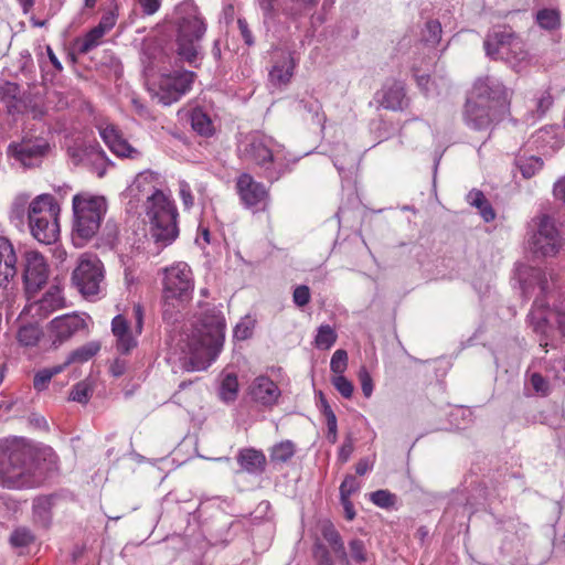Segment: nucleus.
Instances as JSON below:
<instances>
[{"label":"nucleus","mask_w":565,"mask_h":565,"mask_svg":"<svg viewBox=\"0 0 565 565\" xmlns=\"http://www.w3.org/2000/svg\"><path fill=\"white\" fill-rule=\"evenodd\" d=\"M54 456L52 448L36 449L25 439H0V484L11 489L34 487L41 478L40 459Z\"/></svg>","instance_id":"f257e3e1"},{"label":"nucleus","mask_w":565,"mask_h":565,"mask_svg":"<svg viewBox=\"0 0 565 565\" xmlns=\"http://www.w3.org/2000/svg\"><path fill=\"white\" fill-rule=\"evenodd\" d=\"M225 318L215 307L206 309L182 339L192 370H205L217 358L224 342Z\"/></svg>","instance_id":"f03ea898"},{"label":"nucleus","mask_w":565,"mask_h":565,"mask_svg":"<svg viewBox=\"0 0 565 565\" xmlns=\"http://www.w3.org/2000/svg\"><path fill=\"white\" fill-rule=\"evenodd\" d=\"M237 151L242 160L260 168L270 182L289 171L284 146L258 131L246 135L238 143Z\"/></svg>","instance_id":"7ed1b4c3"},{"label":"nucleus","mask_w":565,"mask_h":565,"mask_svg":"<svg viewBox=\"0 0 565 565\" xmlns=\"http://www.w3.org/2000/svg\"><path fill=\"white\" fill-rule=\"evenodd\" d=\"M177 45L178 54L189 63L199 56L200 42L204 38L207 24L199 7L192 0H185L178 7Z\"/></svg>","instance_id":"20e7f679"},{"label":"nucleus","mask_w":565,"mask_h":565,"mask_svg":"<svg viewBox=\"0 0 565 565\" xmlns=\"http://www.w3.org/2000/svg\"><path fill=\"white\" fill-rule=\"evenodd\" d=\"M72 203L74 212L72 239L75 246L83 247L99 231L107 212V202L104 196L78 193L73 196Z\"/></svg>","instance_id":"39448f33"},{"label":"nucleus","mask_w":565,"mask_h":565,"mask_svg":"<svg viewBox=\"0 0 565 565\" xmlns=\"http://www.w3.org/2000/svg\"><path fill=\"white\" fill-rule=\"evenodd\" d=\"M143 206L154 242L162 247L172 244L179 235L174 202L162 191H154L147 196Z\"/></svg>","instance_id":"423d86ee"},{"label":"nucleus","mask_w":565,"mask_h":565,"mask_svg":"<svg viewBox=\"0 0 565 565\" xmlns=\"http://www.w3.org/2000/svg\"><path fill=\"white\" fill-rule=\"evenodd\" d=\"M60 211L58 203L51 194H40L29 203V227L39 243L50 245L57 241Z\"/></svg>","instance_id":"0eeeda50"},{"label":"nucleus","mask_w":565,"mask_h":565,"mask_svg":"<svg viewBox=\"0 0 565 565\" xmlns=\"http://www.w3.org/2000/svg\"><path fill=\"white\" fill-rule=\"evenodd\" d=\"M194 288L193 275L186 263H177L164 269L163 278V316L169 308L178 309L191 299Z\"/></svg>","instance_id":"6e6552de"},{"label":"nucleus","mask_w":565,"mask_h":565,"mask_svg":"<svg viewBox=\"0 0 565 565\" xmlns=\"http://www.w3.org/2000/svg\"><path fill=\"white\" fill-rule=\"evenodd\" d=\"M487 56L501 60L512 67L518 66L526 58V51L522 40L510 29L491 30L483 42Z\"/></svg>","instance_id":"1a4fd4ad"},{"label":"nucleus","mask_w":565,"mask_h":565,"mask_svg":"<svg viewBox=\"0 0 565 565\" xmlns=\"http://www.w3.org/2000/svg\"><path fill=\"white\" fill-rule=\"evenodd\" d=\"M535 231L527 241L529 249L536 257L555 256L563 246V241L554 221L547 215L534 220Z\"/></svg>","instance_id":"9d476101"},{"label":"nucleus","mask_w":565,"mask_h":565,"mask_svg":"<svg viewBox=\"0 0 565 565\" xmlns=\"http://www.w3.org/2000/svg\"><path fill=\"white\" fill-rule=\"evenodd\" d=\"M17 260L12 243L7 237L0 236V307L10 308L15 300Z\"/></svg>","instance_id":"9b49d317"},{"label":"nucleus","mask_w":565,"mask_h":565,"mask_svg":"<svg viewBox=\"0 0 565 565\" xmlns=\"http://www.w3.org/2000/svg\"><path fill=\"white\" fill-rule=\"evenodd\" d=\"M105 270L103 263L94 255H84L73 271V282L85 297L100 294L104 286Z\"/></svg>","instance_id":"f8f14e48"},{"label":"nucleus","mask_w":565,"mask_h":565,"mask_svg":"<svg viewBox=\"0 0 565 565\" xmlns=\"http://www.w3.org/2000/svg\"><path fill=\"white\" fill-rule=\"evenodd\" d=\"M134 322H129L122 315H117L111 321V332L116 339V350L128 354L138 344V337L143 328V309L136 303L132 308Z\"/></svg>","instance_id":"ddd939ff"},{"label":"nucleus","mask_w":565,"mask_h":565,"mask_svg":"<svg viewBox=\"0 0 565 565\" xmlns=\"http://www.w3.org/2000/svg\"><path fill=\"white\" fill-rule=\"evenodd\" d=\"M512 90L503 83L492 76L480 77L476 81L472 88V97L486 103L488 106L499 113L509 111Z\"/></svg>","instance_id":"4468645a"},{"label":"nucleus","mask_w":565,"mask_h":565,"mask_svg":"<svg viewBox=\"0 0 565 565\" xmlns=\"http://www.w3.org/2000/svg\"><path fill=\"white\" fill-rule=\"evenodd\" d=\"M50 267L45 257L38 250L23 254L22 279L26 299H31L46 285Z\"/></svg>","instance_id":"2eb2a0df"},{"label":"nucleus","mask_w":565,"mask_h":565,"mask_svg":"<svg viewBox=\"0 0 565 565\" xmlns=\"http://www.w3.org/2000/svg\"><path fill=\"white\" fill-rule=\"evenodd\" d=\"M193 81L194 73L190 71L162 74L153 88L154 96L159 103L169 106L190 90Z\"/></svg>","instance_id":"dca6fc26"},{"label":"nucleus","mask_w":565,"mask_h":565,"mask_svg":"<svg viewBox=\"0 0 565 565\" xmlns=\"http://www.w3.org/2000/svg\"><path fill=\"white\" fill-rule=\"evenodd\" d=\"M49 151L44 139H22L8 146L7 154L23 168L39 166Z\"/></svg>","instance_id":"f3484780"},{"label":"nucleus","mask_w":565,"mask_h":565,"mask_svg":"<svg viewBox=\"0 0 565 565\" xmlns=\"http://www.w3.org/2000/svg\"><path fill=\"white\" fill-rule=\"evenodd\" d=\"M236 190L241 201L247 209L266 211L270 196L266 186L257 182L250 174L243 173L236 180Z\"/></svg>","instance_id":"a211bd4d"},{"label":"nucleus","mask_w":565,"mask_h":565,"mask_svg":"<svg viewBox=\"0 0 565 565\" xmlns=\"http://www.w3.org/2000/svg\"><path fill=\"white\" fill-rule=\"evenodd\" d=\"M65 299L62 295V289L53 285L42 295L41 298L35 299V296L24 307V312L34 319H44L52 312L64 308Z\"/></svg>","instance_id":"6ab92c4d"},{"label":"nucleus","mask_w":565,"mask_h":565,"mask_svg":"<svg viewBox=\"0 0 565 565\" xmlns=\"http://www.w3.org/2000/svg\"><path fill=\"white\" fill-rule=\"evenodd\" d=\"M504 114L494 110L486 103L471 97L466 104L465 119L468 126L477 130L489 128L493 121L499 120Z\"/></svg>","instance_id":"aec40b11"},{"label":"nucleus","mask_w":565,"mask_h":565,"mask_svg":"<svg viewBox=\"0 0 565 565\" xmlns=\"http://www.w3.org/2000/svg\"><path fill=\"white\" fill-rule=\"evenodd\" d=\"M68 154L75 164L90 166L99 178L105 174L107 158L97 142L88 143L85 147L70 148Z\"/></svg>","instance_id":"412c9836"},{"label":"nucleus","mask_w":565,"mask_h":565,"mask_svg":"<svg viewBox=\"0 0 565 565\" xmlns=\"http://www.w3.org/2000/svg\"><path fill=\"white\" fill-rule=\"evenodd\" d=\"M49 328L53 338V344H61L84 329L85 320L76 313L63 315L54 318L50 322Z\"/></svg>","instance_id":"4be33fe9"},{"label":"nucleus","mask_w":565,"mask_h":565,"mask_svg":"<svg viewBox=\"0 0 565 565\" xmlns=\"http://www.w3.org/2000/svg\"><path fill=\"white\" fill-rule=\"evenodd\" d=\"M99 134L110 151L116 156L129 159H138L141 156L138 149L134 148L122 138L120 131L115 126L107 125L99 129Z\"/></svg>","instance_id":"5701e85b"},{"label":"nucleus","mask_w":565,"mask_h":565,"mask_svg":"<svg viewBox=\"0 0 565 565\" xmlns=\"http://www.w3.org/2000/svg\"><path fill=\"white\" fill-rule=\"evenodd\" d=\"M249 395L255 402L264 406H271L277 403L280 390L268 376L260 375L250 384Z\"/></svg>","instance_id":"b1692460"},{"label":"nucleus","mask_w":565,"mask_h":565,"mask_svg":"<svg viewBox=\"0 0 565 565\" xmlns=\"http://www.w3.org/2000/svg\"><path fill=\"white\" fill-rule=\"evenodd\" d=\"M0 102L9 114L22 113L26 107L24 92L19 84L9 81L0 82Z\"/></svg>","instance_id":"393cba45"},{"label":"nucleus","mask_w":565,"mask_h":565,"mask_svg":"<svg viewBox=\"0 0 565 565\" xmlns=\"http://www.w3.org/2000/svg\"><path fill=\"white\" fill-rule=\"evenodd\" d=\"M377 102L386 109H402L405 103V90L401 82L386 84L377 93Z\"/></svg>","instance_id":"a878e982"},{"label":"nucleus","mask_w":565,"mask_h":565,"mask_svg":"<svg viewBox=\"0 0 565 565\" xmlns=\"http://www.w3.org/2000/svg\"><path fill=\"white\" fill-rule=\"evenodd\" d=\"M534 309L530 312L529 318L533 329L537 333H546L547 323L551 317H554L561 332L565 335V312L545 311L539 308V300L534 302Z\"/></svg>","instance_id":"bb28decb"},{"label":"nucleus","mask_w":565,"mask_h":565,"mask_svg":"<svg viewBox=\"0 0 565 565\" xmlns=\"http://www.w3.org/2000/svg\"><path fill=\"white\" fill-rule=\"evenodd\" d=\"M54 498L52 495H41L33 500L32 518L35 525L49 530L52 524V510Z\"/></svg>","instance_id":"cd10ccee"},{"label":"nucleus","mask_w":565,"mask_h":565,"mask_svg":"<svg viewBox=\"0 0 565 565\" xmlns=\"http://www.w3.org/2000/svg\"><path fill=\"white\" fill-rule=\"evenodd\" d=\"M157 185L158 174L147 170L137 174L128 190L130 194L137 199H139V196L147 198L148 195L153 194L154 191H161Z\"/></svg>","instance_id":"c85d7f7f"},{"label":"nucleus","mask_w":565,"mask_h":565,"mask_svg":"<svg viewBox=\"0 0 565 565\" xmlns=\"http://www.w3.org/2000/svg\"><path fill=\"white\" fill-rule=\"evenodd\" d=\"M237 462L248 473H260L265 470L266 457L260 450L245 448L239 450Z\"/></svg>","instance_id":"c756f323"},{"label":"nucleus","mask_w":565,"mask_h":565,"mask_svg":"<svg viewBox=\"0 0 565 565\" xmlns=\"http://www.w3.org/2000/svg\"><path fill=\"white\" fill-rule=\"evenodd\" d=\"M295 68V61L290 54L282 55L281 60L277 61L269 72V81L275 86H281L289 83L292 77Z\"/></svg>","instance_id":"7c9ffc66"},{"label":"nucleus","mask_w":565,"mask_h":565,"mask_svg":"<svg viewBox=\"0 0 565 565\" xmlns=\"http://www.w3.org/2000/svg\"><path fill=\"white\" fill-rule=\"evenodd\" d=\"M324 540L331 545L333 552L342 559L343 565H349V558L339 532L332 524H326L322 527Z\"/></svg>","instance_id":"2f4dec72"},{"label":"nucleus","mask_w":565,"mask_h":565,"mask_svg":"<svg viewBox=\"0 0 565 565\" xmlns=\"http://www.w3.org/2000/svg\"><path fill=\"white\" fill-rule=\"evenodd\" d=\"M467 201L469 204L479 210L480 215L486 222H491L494 220L495 213L481 191L471 190L467 195Z\"/></svg>","instance_id":"473e14b6"},{"label":"nucleus","mask_w":565,"mask_h":565,"mask_svg":"<svg viewBox=\"0 0 565 565\" xmlns=\"http://www.w3.org/2000/svg\"><path fill=\"white\" fill-rule=\"evenodd\" d=\"M106 33L99 28L94 26L82 39L76 40L77 51L81 54H87L102 43Z\"/></svg>","instance_id":"72a5a7b5"},{"label":"nucleus","mask_w":565,"mask_h":565,"mask_svg":"<svg viewBox=\"0 0 565 565\" xmlns=\"http://www.w3.org/2000/svg\"><path fill=\"white\" fill-rule=\"evenodd\" d=\"M100 350V344L96 341L88 342L76 350H74L63 363L66 367L73 362L84 363L92 359Z\"/></svg>","instance_id":"f704fd0d"},{"label":"nucleus","mask_w":565,"mask_h":565,"mask_svg":"<svg viewBox=\"0 0 565 565\" xmlns=\"http://www.w3.org/2000/svg\"><path fill=\"white\" fill-rule=\"evenodd\" d=\"M543 160L540 157L520 156L515 159V166L524 179H530L543 168Z\"/></svg>","instance_id":"c9c22d12"},{"label":"nucleus","mask_w":565,"mask_h":565,"mask_svg":"<svg viewBox=\"0 0 565 565\" xmlns=\"http://www.w3.org/2000/svg\"><path fill=\"white\" fill-rule=\"evenodd\" d=\"M238 394V380L235 373H227L223 376L220 385V398L226 403L234 402Z\"/></svg>","instance_id":"e433bc0d"},{"label":"nucleus","mask_w":565,"mask_h":565,"mask_svg":"<svg viewBox=\"0 0 565 565\" xmlns=\"http://www.w3.org/2000/svg\"><path fill=\"white\" fill-rule=\"evenodd\" d=\"M191 126L201 136H212L214 126L211 118L201 109H194L191 114Z\"/></svg>","instance_id":"4c0bfd02"},{"label":"nucleus","mask_w":565,"mask_h":565,"mask_svg":"<svg viewBox=\"0 0 565 565\" xmlns=\"http://www.w3.org/2000/svg\"><path fill=\"white\" fill-rule=\"evenodd\" d=\"M536 22L545 30H556L561 25L559 12L556 9H542L536 13Z\"/></svg>","instance_id":"58836bf2"},{"label":"nucleus","mask_w":565,"mask_h":565,"mask_svg":"<svg viewBox=\"0 0 565 565\" xmlns=\"http://www.w3.org/2000/svg\"><path fill=\"white\" fill-rule=\"evenodd\" d=\"M64 369H65V366L63 364H61V365H55L52 367H45L43 370H40L34 375V379H33L34 390H36L38 392L44 391L47 387L49 383L51 382L52 377L55 376L56 374L61 373Z\"/></svg>","instance_id":"ea45409f"},{"label":"nucleus","mask_w":565,"mask_h":565,"mask_svg":"<svg viewBox=\"0 0 565 565\" xmlns=\"http://www.w3.org/2000/svg\"><path fill=\"white\" fill-rule=\"evenodd\" d=\"M295 455V445L290 440L281 441L275 445L270 450V460L273 462L284 463Z\"/></svg>","instance_id":"a19ab883"},{"label":"nucleus","mask_w":565,"mask_h":565,"mask_svg":"<svg viewBox=\"0 0 565 565\" xmlns=\"http://www.w3.org/2000/svg\"><path fill=\"white\" fill-rule=\"evenodd\" d=\"M337 333L329 324H322L318 328L315 338V344L318 349L329 350L337 341Z\"/></svg>","instance_id":"79ce46f5"},{"label":"nucleus","mask_w":565,"mask_h":565,"mask_svg":"<svg viewBox=\"0 0 565 565\" xmlns=\"http://www.w3.org/2000/svg\"><path fill=\"white\" fill-rule=\"evenodd\" d=\"M301 109H303L308 115H310L312 121L319 125L321 128L324 127L326 116L322 111V105L318 99H302L299 103Z\"/></svg>","instance_id":"37998d69"},{"label":"nucleus","mask_w":565,"mask_h":565,"mask_svg":"<svg viewBox=\"0 0 565 565\" xmlns=\"http://www.w3.org/2000/svg\"><path fill=\"white\" fill-rule=\"evenodd\" d=\"M28 200L24 196L17 198L10 210V221L17 227L24 225L25 215L28 216Z\"/></svg>","instance_id":"c03bdc74"},{"label":"nucleus","mask_w":565,"mask_h":565,"mask_svg":"<svg viewBox=\"0 0 565 565\" xmlns=\"http://www.w3.org/2000/svg\"><path fill=\"white\" fill-rule=\"evenodd\" d=\"M41 338V330L39 327L29 324L23 326L18 331V341L24 347H34Z\"/></svg>","instance_id":"a18cd8bd"},{"label":"nucleus","mask_w":565,"mask_h":565,"mask_svg":"<svg viewBox=\"0 0 565 565\" xmlns=\"http://www.w3.org/2000/svg\"><path fill=\"white\" fill-rule=\"evenodd\" d=\"M370 500L379 508L393 509L396 505L397 497L388 490H376L370 494Z\"/></svg>","instance_id":"49530a36"},{"label":"nucleus","mask_w":565,"mask_h":565,"mask_svg":"<svg viewBox=\"0 0 565 565\" xmlns=\"http://www.w3.org/2000/svg\"><path fill=\"white\" fill-rule=\"evenodd\" d=\"M441 32L440 22L437 20H429L426 22L425 29L423 30V40L430 45H436L441 39Z\"/></svg>","instance_id":"de8ad7c7"},{"label":"nucleus","mask_w":565,"mask_h":565,"mask_svg":"<svg viewBox=\"0 0 565 565\" xmlns=\"http://www.w3.org/2000/svg\"><path fill=\"white\" fill-rule=\"evenodd\" d=\"M35 540L33 533L28 527L15 529L11 536L10 542L15 547H24L33 543Z\"/></svg>","instance_id":"09e8293b"},{"label":"nucleus","mask_w":565,"mask_h":565,"mask_svg":"<svg viewBox=\"0 0 565 565\" xmlns=\"http://www.w3.org/2000/svg\"><path fill=\"white\" fill-rule=\"evenodd\" d=\"M348 366V353L345 350L338 349L330 361V369L335 375L344 373Z\"/></svg>","instance_id":"8fccbe9b"},{"label":"nucleus","mask_w":565,"mask_h":565,"mask_svg":"<svg viewBox=\"0 0 565 565\" xmlns=\"http://www.w3.org/2000/svg\"><path fill=\"white\" fill-rule=\"evenodd\" d=\"M352 558L358 563H365L370 559L365 544L361 540H352L349 543Z\"/></svg>","instance_id":"3c124183"},{"label":"nucleus","mask_w":565,"mask_h":565,"mask_svg":"<svg viewBox=\"0 0 565 565\" xmlns=\"http://www.w3.org/2000/svg\"><path fill=\"white\" fill-rule=\"evenodd\" d=\"M332 384L335 390L344 397L351 398L353 395L354 386L350 380H348L343 374L335 375L332 379Z\"/></svg>","instance_id":"603ef678"},{"label":"nucleus","mask_w":565,"mask_h":565,"mask_svg":"<svg viewBox=\"0 0 565 565\" xmlns=\"http://www.w3.org/2000/svg\"><path fill=\"white\" fill-rule=\"evenodd\" d=\"M360 489V482L352 475L345 476L340 486V498H350Z\"/></svg>","instance_id":"864d4df0"},{"label":"nucleus","mask_w":565,"mask_h":565,"mask_svg":"<svg viewBox=\"0 0 565 565\" xmlns=\"http://www.w3.org/2000/svg\"><path fill=\"white\" fill-rule=\"evenodd\" d=\"M90 396V390L86 383H77L70 394V399L86 404Z\"/></svg>","instance_id":"5fc2aeb1"},{"label":"nucleus","mask_w":565,"mask_h":565,"mask_svg":"<svg viewBox=\"0 0 565 565\" xmlns=\"http://www.w3.org/2000/svg\"><path fill=\"white\" fill-rule=\"evenodd\" d=\"M359 381L363 395L369 398L373 393V380L365 366H362L359 371Z\"/></svg>","instance_id":"6e6d98bb"},{"label":"nucleus","mask_w":565,"mask_h":565,"mask_svg":"<svg viewBox=\"0 0 565 565\" xmlns=\"http://www.w3.org/2000/svg\"><path fill=\"white\" fill-rule=\"evenodd\" d=\"M311 298L310 289L306 285L297 286L292 294V300L296 306L298 307H305L309 303Z\"/></svg>","instance_id":"4d7b16f0"},{"label":"nucleus","mask_w":565,"mask_h":565,"mask_svg":"<svg viewBox=\"0 0 565 565\" xmlns=\"http://www.w3.org/2000/svg\"><path fill=\"white\" fill-rule=\"evenodd\" d=\"M179 195L184 209L189 210L193 206L194 198L192 195L191 186L184 180L179 181Z\"/></svg>","instance_id":"13d9d810"},{"label":"nucleus","mask_w":565,"mask_h":565,"mask_svg":"<svg viewBox=\"0 0 565 565\" xmlns=\"http://www.w3.org/2000/svg\"><path fill=\"white\" fill-rule=\"evenodd\" d=\"M530 385L533 391L541 395H547L550 392L548 382L539 373H533L530 377Z\"/></svg>","instance_id":"bf43d9fd"},{"label":"nucleus","mask_w":565,"mask_h":565,"mask_svg":"<svg viewBox=\"0 0 565 565\" xmlns=\"http://www.w3.org/2000/svg\"><path fill=\"white\" fill-rule=\"evenodd\" d=\"M354 451V441L351 435L345 437L343 445L340 447L338 452V461L345 463Z\"/></svg>","instance_id":"052dcab7"},{"label":"nucleus","mask_w":565,"mask_h":565,"mask_svg":"<svg viewBox=\"0 0 565 565\" xmlns=\"http://www.w3.org/2000/svg\"><path fill=\"white\" fill-rule=\"evenodd\" d=\"M327 427H328L327 439L331 444H335L338 440V424H337V416H335L334 412H329Z\"/></svg>","instance_id":"680f3d73"},{"label":"nucleus","mask_w":565,"mask_h":565,"mask_svg":"<svg viewBox=\"0 0 565 565\" xmlns=\"http://www.w3.org/2000/svg\"><path fill=\"white\" fill-rule=\"evenodd\" d=\"M117 15L113 11L106 12L96 25L105 33H108L116 24Z\"/></svg>","instance_id":"e2e57ef3"},{"label":"nucleus","mask_w":565,"mask_h":565,"mask_svg":"<svg viewBox=\"0 0 565 565\" xmlns=\"http://www.w3.org/2000/svg\"><path fill=\"white\" fill-rule=\"evenodd\" d=\"M142 12L147 15L154 14L161 6L160 0H138Z\"/></svg>","instance_id":"0e129e2a"},{"label":"nucleus","mask_w":565,"mask_h":565,"mask_svg":"<svg viewBox=\"0 0 565 565\" xmlns=\"http://www.w3.org/2000/svg\"><path fill=\"white\" fill-rule=\"evenodd\" d=\"M237 26L239 29V32H241V35L244 40V42L247 44V45H253L254 44V38L252 35V32L248 28V23L245 19H242L239 18L237 20Z\"/></svg>","instance_id":"69168bd1"},{"label":"nucleus","mask_w":565,"mask_h":565,"mask_svg":"<svg viewBox=\"0 0 565 565\" xmlns=\"http://www.w3.org/2000/svg\"><path fill=\"white\" fill-rule=\"evenodd\" d=\"M252 335V328L246 322H239L234 329V337L237 340H246Z\"/></svg>","instance_id":"338daca9"},{"label":"nucleus","mask_w":565,"mask_h":565,"mask_svg":"<svg viewBox=\"0 0 565 565\" xmlns=\"http://www.w3.org/2000/svg\"><path fill=\"white\" fill-rule=\"evenodd\" d=\"M553 193L556 199L562 200L565 203V175L554 183Z\"/></svg>","instance_id":"774afa93"}]
</instances>
